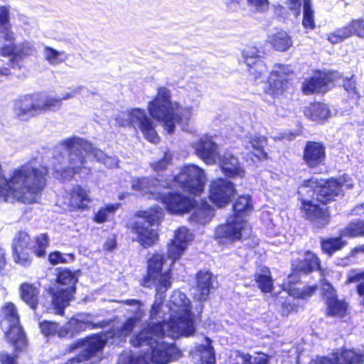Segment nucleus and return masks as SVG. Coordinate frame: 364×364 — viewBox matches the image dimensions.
<instances>
[{
  "mask_svg": "<svg viewBox=\"0 0 364 364\" xmlns=\"http://www.w3.org/2000/svg\"><path fill=\"white\" fill-rule=\"evenodd\" d=\"M353 35H355L359 38H364V19L352 20L348 26L340 28L331 33L328 36V40L331 43L336 44Z\"/></svg>",
  "mask_w": 364,
  "mask_h": 364,
  "instance_id": "obj_26",
  "label": "nucleus"
},
{
  "mask_svg": "<svg viewBox=\"0 0 364 364\" xmlns=\"http://www.w3.org/2000/svg\"><path fill=\"white\" fill-rule=\"evenodd\" d=\"M220 168L222 173L229 178H242L245 175V169L238 159L230 154H225L220 159Z\"/></svg>",
  "mask_w": 364,
  "mask_h": 364,
  "instance_id": "obj_30",
  "label": "nucleus"
},
{
  "mask_svg": "<svg viewBox=\"0 0 364 364\" xmlns=\"http://www.w3.org/2000/svg\"><path fill=\"white\" fill-rule=\"evenodd\" d=\"M64 55V51H59L48 46H44V58L50 65H55L64 62L66 60V58H62Z\"/></svg>",
  "mask_w": 364,
  "mask_h": 364,
  "instance_id": "obj_53",
  "label": "nucleus"
},
{
  "mask_svg": "<svg viewBox=\"0 0 364 364\" xmlns=\"http://www.w3.org/2000/svg\"><path fill=\"white\" fill-rule=\"evenodd\" d=\"M4 318L1 321V328L6 339L12 344L16 352L23 350L27 346L26 333L20 324V318L16 306L9 302L2 308Z\"/></svg>",
  "mask_w": 364,
  "mask_h": 364,
  "instance_id": "obj_10",
  "label": "nucleus"
},
{
  "mask_svg": "<svg viewBox=\"0 0 364 364\" xmlns=\"http://www.w3.org/2000/svg\"><path fill=\"white\" fill-rule=\"evenodd\" d=\"M171 187V181H164L155 176L136 177L132 180L134 191L147 196L149 199L160 202L170 214L183 215L191 212L196 204V200L181 191H164Z\"/></svg>",
  "mask_w": 364,
  "mask_h": 364,
  "instance_id": "obj_2",
  "label": "nucleus"
},
{
  "mask_svg": "<svg viewBox=\"0 0 364 364\" xmlns=\"http://www.w3.org/2000/svg\"><path fill=\"white\" fill-rule=\"evenodd\" d=\"M269 42L272 47L277 51H287L292 46L291 38L284 31H280L273 34L269 38Z\"/></svg>",
  "mask_w": 364,
  "mask_h": 364,
  "instance_id": "obj_43",
  "label": "nucleus"
},
{
  "mask_svg": "<svg viewBox=\"0 0 364 364\" xmlns=\"http://www.w3.org/2000/svg\"><path fill=\"white\" fill-rule=\"evenodd\" d=\"M49 245V237L46 233L36 237L35 243H32V252L38 257H43L46 255V248Z\"/></svg>",
  "mask_w": 364,
  "mask_h": 364,
  "instance_id": "obj_48",
  "label": "nucleus"
},
{
  "mask_svg": "<svg viewBox=\"0 0 364 364\" xmlns=\"http://www.w3.org/2000/svg\"><path fill=\"white\" fill-rule=\"evenodd\" d=\"M144 316V311L138 309L134 316L127 318L120 327L113 330L112 336L118 338L120 341H125L127 338L132 334L137 324L141 321Z\"/></svg>",
  "mask_w": 364,
  "mask_h": 364,
  "instance_id": "obj_32",
  "label": "nucleus"
},
{
  "mask_svg": "<svg viewBox=\"0 0 364 364\" xmlns=\"http://www.w3.org/2000/svg\"><path fill=\"white\" fill-rule=\"evenodd\" d=\"M341 74L337 71L324 72L316 70L314 75L305 79L301 84V91L304 95H313L316 92H326L328 85Z\"/></svg>",
  "mask_w": 364,
  "mask_h": 364,
  "instance_id": "obj_18",
  "label": "nucleus"
},
{
  "mask_svg": "<svg viewBox=\"0 0 364 364\" xmlns=\"http://www.w3.org/2000/svg\"><path fill=\"white\" fill-rule=\"evenodd\" d=\"M354 75H353L350 77H346L343 80V88L347 91L352 97L359 98V95L356 89L355 81L353 79Z\"/></svg>",
  "mask_w": 364,
  "mask_h": 364,
  "instance_id": "obj_59",
  "label": "nucleus"
},
{
  "mask_svg": "<svg viewBox=\"0 0 364 364\" xmlns=\"http://www.w3.org/2000/svg\"><path fill=\"white\" fill-rule=\"evenodd\" d=\"M343 237L341 233L338 237L321 238L320 244L323 252L331 257L335 252L342 250L347 245V242L343 240Z\"/></svg>",
  "mask_w": 364,
  "mask_h": 364,
  "instance_id": "obj_38",
  "label": "nucleus"
},
{
  "mask_svg": "<svg viewBox=\"0 0 364 364\" xmlns=\"http://www.w3.org/2000/svg\"><path fill=\"white\" fill-rule=\"evenodd\" d=\"M162 305L163 304H158L156 302L153 303V304L151 305V310H150V315H149L150 319L154 320L157 318V316H159V314L161 312Z\"/></svg>",
  "mask_w": 364,
  "mask_h": 364,
  "instance_id": "obj_62",
  "label": "nucleus"
},
{
  "mask_svg": "<svg viewBox=\"0 0 364 364\" xmlns=\"http://www.w3.org/2000/svg\"><path fill=\"white\" fill-rule=\"evenodd\" d=\"M267 144L266 138L263 136H250L245 138L243 144L247 149H253L257 154L255 156L266 159L267 154L264 148Z\"/></svg>",
  "mask_w": 364,
  "mask_h": 364,
  "instance_id": "obj_39",
  "label": "nucleus"
},
{
  "mask_svg": "<svg viewBox=\"0 0 364 364\" xmlns=\"http://www.w3.org/2000/svg\"><path fill=\"white\" fill-rule=\"evenodd\" d=\"M90 198L86 191L80 186H76L72 190L70 203L73 206L82 210L88 208Z\"/></svg>",
  "mask_w": 364,
  "mask_h": 364,
  "instance_id": "obj_41",
  "label": "nucleus"
},
{
  "mask_svg": "<svg viewBox=\"0 0 364 364\" xmlns=\"http://www.w3.org/2000/svg\"><path fill=\"white\" fill-rule=\"evenodd\" d=\"M105 345L102 339L97 335L77 339L70 345L68 350L70 353L77 349H80V351L78 355L70 359L69 362L78 363L96 357L102 352Z\"/></svg>",
  "mask_w": 364,
  "mask_h": 364,
  "instance_id": "obj_13",
  "label": "nucleus"
},
{
  "mask_svg": "<svg viewBox=\"0 0 364 364\" xmlns=\"http://www.w3.org/2000/svg\"><path fill=\"white\" fill-rule=\"evenodd\" d=\"M48 293L51 296L50 309H53L56 314H64L65 309L69 302L68 296L70 295L68 291H65L63 288L58 291L50 289Z\"/></svg>",
  "mask_w": 364,
  "mask_h": 364,
  "instance_id": "obj_36",
  "label": "nucleus"
},
{
  "mask_svg": "<svg viewBox=\"0 0 364 364\" xmlns=\"http://www.w3.org/2000/svg\"><path fill=\"white\" fill-rule=\"evenodd\" d=\"M326 159V147L321 141H307L303 149L304 164L314 173H320L318 169L324 165Z\"/></svg>",
  "mask_w": 364,
  "mask_h": 364,
  "instance_id": "obj_19",
  "label": "nucleus"
},
{
  "mask_svg": "<svg viewBox=\"0 0 364 364\" xmlns=\"http://www.w3.org/2000/svg\"><path fill=\"white\" fill-rule=\"evenodd\" d=\"M342 235L350 237L364 236V220L351 221L342 231Z\"/></svg>",
  "mask_w": 364,
  "mask_h": 364,
  "instance_id": "obj_50",
  "label": "nucleus"
},
{
  "mask_svg": "<svg viewBox=\"0 0 364 364\" xmlns=\"http://www.w3.org/2000/svg\"><path fill=\"white\" fill-rule=\"evenodd\" d=\"M307 112L310 113V116L314 120L326 119L330 113L327 106L321 102L311 105Z\"/></svg>",
  "mask_w": 364,
  "mask_h": 364,
  "instance_id": "obj_54",
  "label": "nucleus"
},
{
  "mask_svg": "<svg viewBox=\"0 0 364 364\" xmlns=\"http://www.w3.org/2000/svg\"><path fill=\"white\" fill-rule=\"evenodd\" d=\"M244 223L238 218H229L215 229V238L219 243H232L242 238Z\"/></svg>",
  "mask_w": 364,
  "mask_h": 364,
  "instance_id": "obj_21",
  "label": "nucleus"
},
{
  "mask_svg": "<svg viewBox=\"0 0 364 364\" xmlns=\"http://www.w3.org/2000/svg\"><path fill=\"white\" fill-rule=\"evenodd\" d=\"M75 259L74 253L63 254L60 251H53L49 253L48 259L50 264H65L73 262Z\"/></svg>",
  "mask_w": 364,
  "mask_h": 364,
  "instance_id": "obj_55",
  "label": "nucleus"
},
{
  "mask_svg": "<svg viewBox=\"0 0 364 364\" xmlns=\"http://www.w3.org/2000/svg\"><path fill=\"white\" fill-rule=\"evenodd\" d=\"M78 318H72L66 324L61 326L59 332V338H73L78 333L85 331L87 328L90 329L104 328L108 323L106 321L93 322L85 321L91 316L90 313H79L77 314Z\"/></svg>",
  "mask_w": 364,
  "mask_h": 364,
  "instance_id": "obj_15",
  "label": "nucleus"
},
{
  "mask_svg": "<svg viewBox=\"0 0 364 364\" xmlns=\"http://www.w3.org/2000/svg\"><path fill=\"white\" fill-rule=\"evenodd\" d=\"M250 6L254 7L255 11L259 14L266 13L269 8V0H247Z\"/></svg>",
  "mask_w": 364,
  "mask_h": 364,
  "instance_id": "obj_58",
  "label": "nucleus"
},
{
  "mask_svg": "<svg viewBox=\"0 0 364 364\" xmlns=\"http://www.w3.org/2000/svg\"><path fill=\"white\" fill-rule=\"evenodd\" d=\"M36 93L19 96L14 103V111L21 120H26L39 113V104Z\"/></svg>",
  "mask_w": 364,
  "mask_h": 364,
  "instance_id": "obj_23",
  "label": "nucleus"
},
{
  "mask_svg": "<svg viewBox=\"0 0 364 364\" xmlns=\"http://www.w3.org/2000/svg\"><path fill=\"white\" fill-rule=\"evenodd\" d=\"M120 127H137L146 139L154 144L159 141V136L155 129V124L144 109L139 107L127 110V113L117 115L115 118Z\"/></svg>",
  "mask_w": 364,
  "mask_h": 364,
  "instance_id": "obj_12",
  "label": "nucleus"
},
{
  "mask_svg": "<svg viewBox=\"0 0 364 364\" xmlns=\"http://www.w3.org/2000/svg\"><path fill=\"white\" fill-rule=\"evenodd\" d=\"M1 364H17V356L7 352L0 353Z\"/></svg>",
  "mask_w": 364,
  "mask_h": 364,
  "instance_id": "obj_60",
  "label": "nucleus"
},
{
  "mask_svg": "<svg viewBox=\"0 0 364 364\" xmlns=\"http://www.w3.org/2000/svg\"><path fill=\"white\" fill-rule=\"evenodd\" d=\"M347 310L346 304L338 300L334 296L328 299L327 302V314L330 316H343Z\"/></svg>",
  "mask_w": 364,
  "mask_h": 364,
  "instance_id": "obj_46",
  "label": "nucleus"
},
{
  "mask_svg": "<svg viewBox=\"0 0 364 364\" xmlns=\"http://www.w3.org/2000/svg\"><path fill=\"white\" fill-rule=\"evenodd\" d=\"M244 0H225V3L230 11L235 12L241 8Z\"/></svg>",
  "mask_w": 364,
  "mask_h": 364,
  "instance_id": "obj_61",
  "label": "nucleus"
},
{
  "mask_svg": "<svg viewBox=\"0 0 364 364\" xmlns=\"http://www.w3.org/2000/svg\"><path fill=\"white\" fill-rule=\"evenodd\" d=\"M119 205L109 203L104 207L100 208L97 213H95L93 220L98 224H102L108 220L111 215H113L118 209Z\"/></svg>",
  "mask_w": 364,
  "mask_h": 364,
  "instance_id": "obj_49",
  "label": "nucleus"
},
{
  "mask_svg": "<svg viewBox=\"0 0 364 364\" xmlns=\"http://www.w3.org/2000/svg\"><path fill=\"white\" fill-rule=\"evenodd\" d=\"M205 173L195 164L185 166L181 171L173 177V181L187 191L196 193L204 188Z\"/></svg>",
  "mask_w": 364,
  "mask_h": 364,
  "instance_id": "obj_14",
  "label": "nucleus"
},
{
  "mask_svg": "<svg viewBox=\"0 0 364 364\" xmlns=\"http://www.w3.org/2000/svg\"><path fill=\"white\" fill-rule=\"evenodd\" d=\"M19 290L21 299L36 311L38 304L39 289L34 284L25 282L21 284Z\"/></svg>",
  "mask_w": 364,
  "mask_h": 364,
  "instance_id": "obj_37",
  "label": "nucleus"
},
{
  "mask_svg": "<svg viewBox=\"0 0 364 364\" xmlns=\"http://www.w3.org/2000/svg\"><path fill=\"white\" fill-rule=\"evenodd\" d=\"M196 155L208 164H215L218 157V146L210 138L202 137L193 145Z\"/></svg>",
  "mask_w": 364,
  "mask_h": 364,
  "instance_id": "obj_29",
  "label": "nucleus"
},
{
  "mask_svg": "<svg viewBox=\"0 0 364 364\" xmlns=\"http://www.w3.org/2000/svg\"><path fill=\"white\" fill-rule=\"evenodd\" d=\"M78 271H72L68 268H59L57 274V281L60 286L66 287L63 289L69 295H73L76 292V284L78 282Z\"/></svg>",
  "mask_w": 364,
  "mask_h": 364,
  "instance_id": "obj_33",
  "label": "nucleus"
},
{
  "mask_svg": "<svg viewBox=\"0 0 364 364\" xmlns=\"http://www.w3.org/2000/svg\"><path fill=\"white\" fill-rule=\"evenodd\" d=\"M253 209L252 196H239L232 204L233 218H238L244 222L243 218L249 215Z\"/></svg>",
  "mask_w": 364,
  "mask_h": 364,
  "instance_id": "obj_35",
  "label": "nucleus"
},
{
  "mask_svg": "<svg viewBox=\"0 0 364 364\" xmlns=\"http://www.w3.org/2000/svg\"><path fill=\"white\" fill-rule=\"evenodd\" d=\"M0 39L8 43L0 48V77L8 76L11 69L21 70L23 67V60L36 53L33 43L25 41L14 44V33L11 30L10 11L6 6H0Z\"/></svg>",
  "mask_w": 364,
  "mask_h": 364,
  "instance_id": "obj_4",
  "label": "nucleus"
},
{
  "mask_svg": "<svg viewBox=\"0 0 364 364\" xmlns=\"http://www.w3.org/2000/svg\"><path fill=\"white\" fill-rule=\"evenodd\" d=\"M67 154V166H55L53 176L59 180L70 181L75 174L84 170L85 173L90 171L88 166L89 161L95 159L104 162L105 154L100 149L93 146L88 141L77 136H72L61 141Z\"/></svg>",
  "mask_w": 364,
  "mask_h": 364,
  "instance_id": "obj_3",
  "label": "nucleus"
},
{
  "mask_svg": "<svg viewBox=\"0 0 364 364\" xmlns=\"http://www.w3.org/2000/svg\"><path fill=\"white\" fill-rule=\"evenodd\" d=\"M140 361L139 356L131 353L122 359L121 364H140Z\"/></svg>",
  "mask_w": 364,
  "mask_h": 364,
  "instance_id": "obj_63",
  "label": "nucleus"
},
{
  "mask_svg": "<svg viewBox=\"0 0 364 364\" xmlns=\"http://www.w3.org/2000/svg\"><path fill=\"white\" fill-rule=\"evenodd\" d=\"M46 169L26 164L15 168L10 178H7L0 165V199L9 203H36L37 197L46 187Z\"/></svg>",
  "mask_w": 364,
  "mask_h": 364,
  "instance_id": "obj_1",
  "label": "nucleus"
},
{
  "mask_svg": "<svg viewBox=\"0 0 364 364\" xmlns=\"http://www.w3.org/2000/svg\"><path fill=\"white\" fill-rule=\"evenodd\" d=\"M166 260L163 255H153L147 261L146 274L141 280L140 284L146 288L156 289L154 302L163 304L166 298V291L171 287L170 277L163 272Z\"/></svg>",
  "mask_w": 364,
  "mask_h": 364,
  "instance_id": "obj_7",
  "label": "nucleus"
},
{
  "mask_svg": "<svg viewBox=\"0 0 364 364\" xmlns=\"http://www.w3.org/2000/svg\"><path fill=\"white\" fill-rule=\"evenodd\" d=\"M161 333V330L156 324L153 323H148L141 328L139 331L134 333L131 336L129 342L134 348H140L145 345L149 346L151 349V347L154 346V344L156 343L154 337L159 336Z\"/></svg>",
  "mask_w": 364,
  "mask_h": 364,
  "instance_id": "obj_27",
  "label": "nucleus"
},
{
  "mask_svg": "<svg viewBox=\"0 0 364 364\" xmlns=\"http://www.w3.org/2000/svg\"><path fill=\"white\" fill-rule=\"evenodd\" d=\"M151 350V358L156 364H167L177 360L183 355L182 351L175 343L166 341H156Z\"/></svg>",
  "mask_w": 364,
  "mask_h": 364,
  "instance_id": "obj_22",
  "label": "nucleus"
},
{
  "mask_svg": "<svg viewBox=\"0 0 364 364\" xmlns=\"http://www.w3.org/2000/svg\"><path fill=\"white\" fill-rule=\"evenodd\" d=\"M193 210L190 216V220L197 224L205 225L214 216V208L206 201L202 202L198 205V202L192 208Z\"/></svg>",
  "mask_w": 364,
  "mask_h": 364,
  "instance_id": "obj_34",
  "label": "nucleus"
},
{
  "mask_svg": "<svg viewBox=\"0 0 364 364\" xmlns=\"http://www.w3.org/2000/svg\"><path fill=\"white\" fill-rule=\"evenodd\" d=\"M309 189H298V200L300 202L299 210L301 217L309 222L314 228L322 229L327 226L331 220V212L328 207L316 203L311 198Z\"/></svg>",
  "mask_w": 364,
  "mask_h": 364,
  "instance_id": "obj_9",
  "label": "nucleus"
},
{
  "mask_svg": "<svg viewBox=\"0 0 364 364\" xmlns=\"http://www.w3.org/2000/svg\"><path fill=\"white\" fill-rule=\"evenodd\" d=\"M104 247L105 250L112 252L117 247V242L115 239L108 238L104 245Z\"/></svg>",
  "mask_w": 364,
  "mask_h": 364,
  "instance_id": "obj_64",
  "label": "nucleus"
},
{
  "mask_svg": "<svg viewBox=\"0 0 364 364\" xmlns=\"http://www.w3.org/2000/svg\"><path fill=\"white\" fill-rule=\"evenodd\" d=\"M242 57L248 68L250 74L253 76L255 80L262 78L265 75L267 67L257 48L250 47L244 50L242 53Z\"/></svg>",
  "mask_w": 364,
  "mask_h": 364,
  "instance_id": "obj_25",
  "label": "nucleus"
},
{
  "mask_svg": "<svg viewBox=\"0 0 364 364\" xmlns=\"http://www.w3.org/2000/svg\"><path fill=\"white\" fill-rule=\"evenodd\" d=\"M344 180L342 178L311 177L304 180L298 189L305 188L311 191V198L322 205H326L336 200V198L343 193Z\"/></svg>",
  "mask_w": 364,
  "mask_h": 364,
  "instance_id": "obj_8",
  "label": "nucleus"
},
{
  "mask_svg": "<svg viewBox=\"0 0 364 364\" xmlns=\"http://www.w3.org/2000/svg\"><path fill=\"white\" fill-rule=\"evenodd\" d=\"M255 280L263 293H269L273 289V280L267 267H263L255 274Z\"/></svg>",
  "mask_w": 364,
  "mask_h": 364,
  "instance_id": "obj_42",
  "label": "nucleus"
},
{
  "mask_svg": "<svg viewBox=\"0 0 364 364\" xmlns=\"http://www.w3.org/2000/svg\"><path fill=\"white\" fill-rule=\"evenodd\" d=\"M320 261L315 255H311L310 258L295 261L292 263V269L295 274L304 273L309 274L318 267Z\"/></svg>",
  "mask_w": 364,
  "mask_h": 364,
  "instance_id": "obj_40",
  "label": "nucleus"
},
{
  "mask_svg": "<svg viewBox=\"0 0 364 364\" xmlns=\"http://www.w3.org/2000/svg\"><path fill=\"white\" fill-rule=\"evenodd\" d=\"M12 257L15 263L28 267L33 260L32 241L24 231H18L12 242Z\"/></svg>",
  "mask_w": 364,
  "mask_h": 364,
  "instance_id": "obj_17",
  "label": "nucleus"
},
{
  "mask_svg": "<svg viewBox=\"0 0 364 364\" xmlns=\"http://www.w3.org/2000/svg\"><path fill=\"white\" fill-rule=\"evenodd\" d=\"M196 287L194 297L200 302L205 301L212 289H214L213 274L209 272L199 271L196 274Z\"/></svg>",
  "mask_w": 364,
  "mask_h": 364,
  "instance_id": "obj_31",
  "label": "nucleus"
},
{
  "mask_svg": "<svg viewBox=\"0 0 364 364\" xmlns=\"http://www.w3.org/2000/svg\"><path fill=\"white\" fill-rule=\"evenodd\" d=\"M235 193V185L226 178H217L210 185L209 199L218 208L226 206Z\"/></svg>",
  "mask_w": 364,
  "mask_h": 364,
  "instance_id": "obj_16",
  "label": "nucleus"
},
{
  "mask_svg": "<svg viewBox=\"0 0 364 364\" xmlns=\"http://www.w3.org/2000/svg\"><path fill=\"white\" fill-rule=\"evenodd\" d=\"M200 353L201 364H215L214 350L210 344H200L196 348Z\"/></svg>",
  "mask_w": 364,
  "mask_h": 364,
  "instance_id": "obj_52",
  "label": "nucleus"
},
{
  "mask_svg": "<svg viewBox=\"0 0 364 364\" xmlns=\"http://www.w3.org/2000/svg\"><path fill=\"white\" fill-rule=\"evenodd\" d=\"M364 252V245L354 248L352 254L357 252ZM348 281L349 282L358 283L356 286V292L360 296H364V271L360 272H353L348 276Z\"/></svg>",
  "mask_w": 364,
  "mask_h": 364,
  "instance_id": "obj_45",
  "label": "nucleus"
},
{
  "mask_svg": "<svg viewBox=\"0 0 364 364\" xmlns=\"http://www.w3.org/2000/svg\"><path fill=\"white\" fill-rule=\"evenodd\" d=\"M174 306L178 307L176 315L171 316L170 327L173 328L178 336H191L196 332L191 302L184 293L175 292L171 296Z\"/></svg>",
  "mask_w": 364,
  "mask_h": 364,
  "instance_id": "obj_11",
  "label": "nucleus"
},
{
  "mask_svg": "<svg viewBox=\"0 0 364 364\" xmlns=\"http://www.w3.org/2000/svg\"><path fill=\"white\" fill-rule=\"evenodd\" d=\"M39 104V113L43 111H56L61 107L60 100L58 97H51L43 92H36Z\"/></svg>",
  "mask_w": 364,
  "mask_h": 364,
  "instance_id": "obj_44",
  "label": "nucleus"
},
{
  "mask_svg": "<svg viewBox=\"0 0 364 364\" xmlns=\"http://www.w3.org/2000/svg\"><path fill=\"white\" fill-rule=\"evenodd\" d=\"M192 235L185 227L179 228L175 234V239L172 240L168 247V255L173 259H178L186 251L188 242L192 240Z\"/></svg>",
  "mask_w": 364,
  "mask_h": 364,
  "instance_id": "obj_28",
  "label": "nucleus"
},
{
  "mask_svg": "<svg viewBox=\"0 0 364 364\" xmlns=\"http://www.w3.org/2000/svg\"><path fill=\"white\" fill-rule=\"evenodd\" d=\"M178 103L171 100V91L166 87H159L157 94L149 102L147 110L150 117L162 124L168 134L175 132L176 124H187L192 115V108L186 107L181 113Z\"/></svg>",
  "mask_w": 364,
  "mask_h": 364,
  "instance_id": "obj_5",
  "label": "nucleus"
},
{
  "mask_svg": "<svg viewBox=\"0 0 364 364\" xmlns=\"http://www.w3.org/2000/svg\"><path fill=\"white\" fill-rule=\"evenodd\" d=\"M38 326L41 333L46 338H50L56 334L59 337V332L60 331L61 326H60V324L58 322L48 320H43L42 321H39Z\"/></svg>",
  "mask_w": 364,
  "mask_h": 364,
  "instance_id": "obj_51",
  "label": "nucleus"
},
{
  "mask_svg": "<svg viewBox=\"0 0 364 364\" xmlns=\"http://www.w3.org/2000/svg\"><path fill=\"white\" fill-rule=\"evenodd\" d=\"M302 25L305 28L310 30H313L316 26L311 0H304Z\"/></svg>",
  "mask_w": 364,
  "mask_h": 364,
  "instance_id": "obj_47",
  "label": "nucleus"
},
{
  "mask_svg": "<svg viewBox=\"0 0 364 364\" xmlns=\"http://www.w3.org/2000/svg\"><path fill=\"white\" fill-rule=\"evenodd\" d=\"M333 360L328 357L318 358L315 364H362L364 353L354 348H342L333 353Z\"/></svg>",
  "mask_w": 364,
  "mask_h": 364,
  "instance_id": "obj_24",
  "label": "nucleus"
},
{
  "mask_svg": "<svg viewBox=\"0 0 364 364\" xmlns=\"http://www.w3.org/2000/svg\"><path fill=\"white\" fill-rule=\"evenodd\" d=\"M135 215L138 219L133 223L132 230L136 235L137 241L144 248L153 246L159 240V235L152 227L161 223L164 216L163 208L154 205L136 212Z\"/></svg>",
  "mask_w": 364,
  "mask_h": 364,
  "instance_id": "obj_6",
  "label": "nucleus"
},
{
  "mask_svg": "<svg viewBox=\"0 0 364 364\" xmlns=\"http://www.w3.org/2000/svg\"><path fill=\"white\" fill-rule=\"evenodd\" d=\"M171 155L169 153L166 152L160 160L151 164V167L155 172L162 171L166 169L168 165L171 162Z\"/></svg>",
  "mask_w": 364,
  "mask_h": 364,
  "instance_id": "obj_57",
  "label": "nucleus"
},
{
  "mask_svg": "<svg viewBox=\"0 0 364 364\" xmlns=\"http://www.w3.org/2000/svg\"><path fill=\"white\" fill-rule=\"evenodd\" d=\"M291 74L292 70L289 65L281 64L275 65L268 77L267 93L274 98L282 95L287 88L289 80V77Z\"/></svg>",
  "mask_w": 364,
  "mask_h": 364,
  "instance_id": "obj_20",
  "label": "nucleus"
},
{
  "mask_svg": "<svg viewBox=\"0 0 364 364\" xmlns=\"http://www.w3.org/2000/svg\"><path fill=\"white\" fill-rule=\"evenodd\" d=\"M243 364H268V356L262 353H257L255 355L245 354L244 353H240Z\"/></svg>",
  "mask_w": 364,
  "mask_h": 364,
  "instance_id": "obj_56",
  "label": "nucleus"
}]
</instances>
